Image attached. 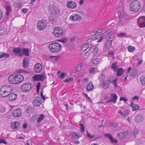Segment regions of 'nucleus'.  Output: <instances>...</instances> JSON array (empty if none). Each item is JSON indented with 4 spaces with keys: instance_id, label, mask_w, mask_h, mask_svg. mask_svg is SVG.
Returning a JSON list of instances; mask_svg holds the SVG:
<instances>
[{
    "instance_id": "nucleus-1",
    "label": "nucleus",
    "mask_w": 145,
    "mask_h": 145,
    "mask_svg": "<svg viewBox=\"0 0 145 145\" xmlns=\"http://www.w3.org/2000/svg\"><path fill=\"white\" fill-rule=\"evenodd\" d=\"M48 48L51 52H57L61 50L62 47L60 44L55 42L50 44L48 46Z\"/></svg>"
},
{
    "instance_id": "nucleus-2",
    "label": "nucleus",
    "mask_w": 145,
    "mask_h": 145,
    "mask_svg": "<svg viewBox=\"0 0 145 145\" xmlns=\"http://www.w3.org/2000/svg\"><path fill=\"white\" fill-rule=\"evenodd\" d=\"M140 7L139 2L137 0L133 1L130 4V8L131 11L136 12L138 11Z\"/></svg>"
},
{
    "instance_id": "nucleus-3",
    "label": "nucleus",
    "mask_w": 145,
    "mask_h": 145,
    "mask_svg": "<svg viewBox=\"0 0 145 145\" xmlns=\"http://www.w3.org/2000/svg\"><path fill=\"white\" fill-rule=\"evenodd\" d=\"M49 12L54 16H56L59 14L60 11L57 7L51 5L49 7Z\"/></svg>"
},
{
    "instance_id": "nucleus-4",
    "label": "nucleus",
    "mask_w": 145,
    "mask_h": 145,
    "mask_svg": "<svg viewBox=\"0 0 145 145\" xmlns=\"http://www.w3.org/2000/svg\"><path fill=\"white\" fill-rule=\"evenodd\" d=\"M33 88V85L29 83H26L23 84L21 87V89L24 91L28 92Z\"/></svg>"
},
{
    "instance_id": "nucleus-5",
    "label": "nucleus",
    "mask_w": 145,
    "mask_h": 145,
    "mask_svg": "<svg viewBox=\"0 0 145 145\" xmlns=\"http://www.w3.org/2000/svg\"><path fill=\"white\" fill-rule=\"evenodd\" d=\"M53 34L56 37H60L63 34V31L61 28L56 27L54 29Z\"/></svg>"
},
{
    "instance_id": "nucleus-6",
    "label": "nucleus",
    "mask_w": 145,
    "mask_h": 145,
    "mask_svg": "<svg viewBox=\"0 0 145 145\" xmlns=\"http://www.w3.org/2000/svg\"><path fill=\"white\" fill-rule=\"evenodd\" d=\"M46 25V21L44 20L39 21L37 24L38 28L41 30L45 29L47 27Z\"/></svg>"
},
{
    "instance_id": "nucleus-7",
    "label": "nucleus",
    "mask_w": 145,
    "mask_h": 145,
    "mask_svg": "<svg viewBox=\"0 0 145 145\" xmlns=\"http://www.w3.org/2000/svg\"><path fill=\"white\" fill-rule=\"evenodd\" d=\"M32 103L35 106L39 107L42 103V99L40 97H37L34 98Z\"/></svg>"
},
{
    "instance_id": "nucleus-8",
    "label": "nucleus",
    "mask_w": 145,
    "mask_h": 145,
    "mask_svg": "<svg viewBox=\"0 0 145 145\" xmlns=\"http://www.w3.org/2000/svg\"><path fill=\"white\" fill-rule=\"evenodd\" d=\"M110 96V98L108 100L106 103L107 104L113 103H115L116 102L117 99V96L116 94L111 93Z\"/></svg>"
},
{
    "instance_id": "nucleus-9",
    "label": "nucleus",
    "mask_w": 145,
    "mask_h": 145,
    "mask_svg": "<svg viewBox=\"0 0 145 145\" xmlns=\"http://www.w3.org/2000/svg\"><path fill=\"white\" fill-rule=\"evenodd\" d=\"M114 39V36L113 35L111 34L109 37L107 41L106 45H105V48L107 49H109L112 43V41Z\"/></svg>"
},
{
    "instance_id": "nucleus-10",
    "label": "nucleus",
    "mask_w": 145,
    "mask_h": 145,
    "mask_svg": "<svg viewBox=\"0 0 145 145\" xmlns=\"http://www.w3.org/2000/svg\"><path fill=\"white\" fill-rule=\"evenodd\" d=\"M22 51V49L20 48H14L13 49V52L15 55L20 57L23 56Z\"/></svg>"
},
{
    "instance_id": "nucleus-11",
    "label": "nucleus",
    "mask_w": 145,
    "mask_h": 145,
    "mask_svg": "<svg viewBox=\"0 0 145 145\" xmlns=\"http://www.w3.org/2000/svg\"><path fill=\"white\" fill-rule=\"evenodd\" d=\"M10 126L12 129H14L16 130H18L20 129V124L17 121L14 122H12L11 123Z\"/></svg>"
},
{
    "instance_id": "nucleus-12",
    "label": "nucleus",
    "mask_w": 145,
    "mask_h": 145,
    "mask_svg": "<svg viewBox=\"0 0 145 145\" xmlns=\"http://www.w3.org/2000/svg\"><path fill=\"white\" fill-rule=\"evenodd\" d=\"M82 18L81 16L76 14H74L70 17V19L71 20L76 21L80 20Z\"/></svg>"
},
{
    "instance_id": "nucleus-13",
    "label": "nucleus",
    "mask_w": 145,
    "mask_h": 145,
    "mask_svg": "<svg viewBox=\"0 0 145 145\" xmlns=\"http://www.w3.org/2000/svg\"><path fill=\"white\" fill-rule=\"evenodd\" d=\"M15 78L16 84H17L22 82L24 79V77L22 75L18 74L15 76Z\"/></svg>"
},
{
    "instance_id": "nucleus-14",
    "label": "nucleus",
    "mask_w": 145,
    "mask_h": 145,
    "mask_svg": "<svg viewBox=\"0 0 145 145\" xmlns=\"http://www.w3.org/2000/svg\"><path fill=\"white\" fill-rule=\"evenodd\" d=\"M22 114V112L21 109H20L15 110L12 112L13 116L15 117H19Z\"/></svg>"
},
{
    "instance_id": "nucleus-15",
    "label": "nucleus",
    "mask_w": 145,
    "mask_h": 145,
    "mask_svg": "<svg viewBox=\"0 0 145 145\" xmlns=\"http://www.w3.org/2000/svg\"><path fill=\"white\" fill-rule=\"evenodd\" d=\"M144 120L143 116L141 114H138L135 118V121L137 123H139L143 121Z\"/></svg>"
},
{
    "instance_id": "nucleus-16",
    "label": "nucleus",
    "mask_w": 145,
    "mask_h": 145,
    "mask_svg": "<svg viewBox=\"0 0 145 145\" xmlns=\"http://www.w3.org/2000/svg\"><path fill=\"white\" fill-rule=\"evenodd\" d=\"M67 5L69 8L73 9L76 7L77 4L75 2L71 1L67 2Z\"/></svg>"
},
{
    "instance_id": "nucleus-17",
    "label": "nucleus",
    "mask_w": 145,
    "mask_h": 145,
    "mask_svg": "<svg viewBox=\"0 0 145 145\" xmlns=\"http://www.w3.org/2000/svg\"><path fill=\"white\" fill-rule=\"evenodd\" d=\"M44 76L42 74L36 75L33 77V79L34 81H42L44 79Z\"/></svg>"
},
{
    "instance_id": "nucleus-18",
    "label": "nucleus",
    "mask_w": 145,
    "mask_h": 145,
    "mask_svg": "<svg viewBox=\"0 0 145 145\" xmlns=\"http://www.w3.org/2000/svg\"><path fill=\"white\" fill-rule=\"evenodd\" d=\"M2 89L7 91L9 93H11L13 90V88L11 86L8 85L3 86L2 88Z\"/></svg>"
},
{
    "instance_id": "nucleus-19",
    "label": "nucleus",
    "mask_w": 145,
    "mask_h": 145,
    "mask_svg": "<svg viewBox=\"0 0 145 145\" xmlns=\"http://www.w3.org/2000/svg\"><path fill=\"white\" fill-rule=\"evenodd\" d=\"M42 69V67L40 63L36 64L34 67V70L36 72L39 73L41 72Z\"/></svg>"
},
{
    "instance_id": "nucleus-20",
    "label": "nucleus",
    "mask_w": 145,
    "mask_h": 145,
    "mask_svg": "<svg viewBox=\"0 0 145 145\" xmlns=\"http://www.w3.org/2000/svg\"><path fill=\"white\" fill-rule=\"evenodd\" d=\"M8 99L10 101H15L17 97V95L14 93H11L8 96Z\"/></svg>"
},
{
    "instance_id": "nucleus-21",
    "label": "nucleus",
    "mask_w": 145,
    "mask_h": 145,
    "mask_svg": "<svg viewBox=\"0 0 145 145\" xmlns=\"http://www.w3.org/2000/svg\"><path fill=\"white\" fill-rule=\"evenodd\" d=\"M0 92L2 97L5 98L8 97L10 94L7 91L4 90H3L2 88L0 90Z\"/></svg>"
},
{
    "instance_id": "nucleus-22",
    "label": "nucleus",
    "mask_w": 145,
    "mask_h": 145,
    "mask_svg": "<svg viewBox=\"0 0 145 145\" xmlns=\"http://www.w3.org/2000/svg\"><path fill=\"white\" fill-rule=\"evenodd\" d=\"M105 137H107V138H109L111 141L112 142L115 143H118V141L117 140L114 139L113 137H112V135H111L110 134H106L105 135Z\"/></svg>"
},
{
    "instance_id": "nucleus-23",
    "label": "nucleus",
    "mask_w": 145,
    "mask_h": 145,
    "mask_svg": "<svg viewBox=\"0 0 145 145\" xmlns=\"http://www.w3.org/2000/svg\"><path fill=\"white\" fill-rule=\"evenodd\" d=\"M29 50L27 48H23L22 49V53H23V56L24 55L26 56H29Z\"/></svg>"
},
{
    "instance_id": "nucleus-24",
    "label": "nucleus",
    "mask_w": 145,
    "mask_h": 145,
    "mask_svg": "<svg viewBox=\"0 0 145 145\" xmlns=\"http://www.w3.org/2000/svg\"><path fill=\"white\" fill-rule=\"evenodd\" d=\"M28 61V58L26 57L24 58L23 61V67L26 68L29 66Z\"/></svg>"
},
{
    "instance_id": "nucleus-25",
    "label": "nucleus",
    "mask_w": 145,
    "mask_h": 145,
    "mask_svg": "<svg viewBox=\"0 0 145 145\" xmlns=\"http://www.w3.org/2000/svg\"><path fill=\"white\" fill-rule=\"evenodd\" d=\"M117 62L116 61H115L113 63L111 66V68L113 69L114 72H116L117 71V66L116 65L117 64Z\"/></svg>"
},
{
    "instance_id": "nucleus-26",
    "label": "nucleus",
    "mask_w": 145,
    "mask_h": 145,
    "mask_svg": "<svg viewBox=\"0 0 145 145\" xmlns=\"http://www.w3.org/2000/svg\"><path fill=\"white\" fill-rule=\"evenodd\" d=\"M93 88L94 87L93 85L91 82L88 84L86 87V89L88 91L92 90Z\"/></svg>"
},
{
    "instance_id": "nucleus-27",
    "label": "nucleus",
    "mask_w": 145,
    "mask_h": 145,
    "mask_svg": "<svg viewBox=\"0 0 145 145\" xmlns=\"http://www.w3.org/2000/svg\"><path fill=\"white\" fill-rule=\"evenodd\" d=\"M117 75L118 76H121L124 73L125 71L120 68L117 69Z\"/></svg>"
},
{
    "instance_id": "nucleus-28",
    "label": "nucleus",
    "mask_w": 145,
    "mask_h": 145,
    "mask_svg": "<svg viewBox=\"0 0 145 145\" xmlns=\"http://www.w3.org/2000/svg\"><path fill=\"white\" fill-rule=\"evenodd\" d=\"M9 82L11 84H16L15 81V76H13L12 75L10 76L8 78Z\"/></svg>"
},
{
    "instance_id": "nucleus-29",
    "label": "nucleus",
    "mask_w": 145,
    "mask_h": 145,
    "mask_svg": "<svg viewBox=\"0 0 145 145\" xmlns=\"http://www.w3.org/2000/svg\"><path fill=\"white\" fill-rule=\"evenodd\" d=\"M72 139H78L80 137V134L76 133L75 132L72 133Z\"/></svg>"
},
{
    "instance_id": "nucleus-30",
    "label": "nucleus",
    "mask_w": 145,
    "mask_h": 145,
    "mask_svg": "<svg viewBox=\"0 0 145 145\" xmlns=\"http://www.w3.org/2000/svg\"><path fill=\"white\" fill-rule=\"evenodd\" d=\"M49 21L52 24H54L56 22V19L55 17L50 16L48 19Z\"/></svg>"
},
{
    "instance_id": "nucleus-31",
    "label": "nucleus",
    "mask_w": 145,
    "mask_h": 145,
    "mask_svg": "<svg viewBox=\"0 0 145 145\" xmlns=\"http://www.w3.org/2000/svg\"><path fill=\"white\" fill-rule=\"evenodd\" d=\"M7 29L3 27H0V35H2L5 33Z\"/></svg>"
},
{
    "instance_id": "nucleus-32",
    "label": "nucleus",
    "mask_w": 145,
    "mask_h": 145,
    "mask_svg": "<svg viewBox=\"0 0 145 145\" xmlns=\"http://www.w3.org/2000/svg\"><path fill=\"white\" fill-rule=\"evenodd\" d=\"M138 71L136 69L133 70L132 71V74H130L131 77H134L136 76L138 73Z\"/></svg>"
},
{
    "instance_id": "nucleus-33",
    "label": "nucleus",
    "mask_w": 145,
    "mask_h": 145,
    "mask_svg": "<svg viewBox=\"0 0 145 145\" xmlns=\"http://www.w3.org/2000/svg\"><path fill=\"white\" fill-rule=\"evenodd\" d=\"M140 80L141 84L143 86L145 85V76H142L140 78Z\"/></svg>"
},
{
    "instance_id": "nucleus-34",
    "label": "nucleus",
    "mask_w": 145,
    "mask_h": 145,
    "mask_svg": "<svg viewBox=\"0 0 145 145\" xmlns=\"http://www.w3.org/2000/svg\"><path fill=\"white\" fill-rule=\"evenodd\" d=\"M10 57L9 54L6 53H3L1 55H0V58H8Z\"/></svg>"
},
{
    "instance_id": "nucleus-35",
    "label": "nucleus",
    "mask_w": 145,
    "mask_h": 145,
    "mask_svg": "<svg viewBox=\"0 0 145 145\" xmlns=\"http://www.w3.org/2000/svg\"><path fill=\"white\" fill-rule=\"evenodd\" d=\"M6 9L7 10L6 14L7 16H8L9 15L10 12H11L12 10V8L11 6L7 5L6 7Z\"/></svg>"
},
{
    "instance_id": "nucleus-36",
    "label": "nucleus",
    "mask_w": 145,
    "mask_h": 145,
    "mask_svg": "<svg viewBox=\"0 0 145 145\" xmlns=\"http://www.w3.org/2000/svg\"><path fill=\"white\" fill-rule=\"evenodd\" d=\"M119 23H120V24L121 25H123L125 24L126 22L125 21H122L123 20V16L121 15H120L119 16Z\"/></svg>"
},
{
    "instance_id": "nucleus-37",
    "label": "nucleus",
    "mask_w": 145,
    "mask_h": 145,
    "mask_svg": "<svg viewBox=\"0 0 145 145\" xmlns=\"http://www.w3.org/2000/svg\"><path fill=\"white\" fill-rule=\"evenodd\" d=\"M105 78V76L103 74H101L99 77V79L100 81L101 82H104V80Z\"/></svg>"
},
{
    "instance_id": "nucleus-38",
    "label": "nucleus",
    "mask_w": 145,
    "mask_h": 145,
    "mask_svg": "<svg viewBox=\"0 0 145 145\" xmlns=\"http://www.w3.org/2000/svg\"><path fill=\"white\" fill-rule=\"evenodd\" d=\"M22 4L20 2H17L16 1L14 2L13 6L16 7L20 8L22 6Z\"/></svg>"
},
{
    "instance_id": "nucleus-39",
    "label": "nucleus",
    "mask_w": 145,
    "mask_h": 145,
    "mask_svg": "<svg viewBox=\"0 0 145 145\" xmlns=\"http://www.w3.org/2000/svg\"><path fill=\"white\" fill-rule=\"evenodd\" d=\"M82 67V64H80L78 65L75 68V70L76 71L79 72L81 70Z\"/></svg>"
},
{
    "instance_id": "nucleus-40",
    "label": "nucleus",
    "mask_w": 145,
    "mask_h": 145,
    "mask_svg": "<svg viewBox=\"0 0 145 145\" xmlns=\"http://www.w3.org/2000/svg\"><path fill=\"white\" fill-rule=\"evenodd\" d=\"M89 45L88 44H87L83 46L82 49L84 52H85L89 49Z\"/></svg>"
},
{
    "instance_id": "nucleus-41",
    "label": "nucleus",
    "mask_w": 145,
    "mask_h": 145,
    "mask_svg": "<svg viewBox=\"0 0 145 145\" xmlns=\"http://www.w3.org/2000/svg\"><path fill=\"white\" fill-rule=\"evenodd\" d=\"M45 116L43 114H41L40 115V117L39 118L37 121L39 122H41L44 118Z\"/></svg>"
},
{
    "instance_id": "nucleus-42",
    "label": "nucleus",
    "mask_w": 145,
    "mask_h": 145,
    "mask_svg": "<svg viewBox=\"0 0 145 145\" xmlns=\"http://www.w3.org/2000/svg\"><path fill=\"white\" fill-rule=\"evenodd\" d=\"M139 106L137 104L134 105L132 107V110L133 111H135L139 108Z\"/></svg>"
},
{
    "instance_id": "nucleus-43",
    "label": "nucleus",
    "mask_w": 145,
    "mask_h": 145,
    "mask_svg": "<svg viewBox=\"0 0 145 145\" xmlns=\"http://www.w3.org/2000/svg\"><path fill=\"white\" fill-rule=\"evenodd\" d=\"M138 22H143L145 21V16H142L139 17L138 19Z\"/></svg>"
},
{
    "instance_id": "nucleus-44",
    "label": "nucleus",
    "mask_w": 145,
    "mask_h": 145,
    "mask_svg": "<svg viewBox=\"0 0 145 145\" xmlns=\"http://www.w3.org/2000/svg\"><path fill=\"white\" fill-rule=\"evenodd\" d=\"M118 36L120 37H127V35H126V33L124 32L120 33L118 34Z\"/></svg>"
},
{
    "instance_id": "nucleus-45",
    "label": "nucleus",
    "mask_w": 145,
    "mask_h": 145,
    "mask_svg": "<svg viewBox=\"0 0 145 145\" xmlns=\"http://www.w3.org/2000/svg\"><path fill=\"white\" fill-rule=\"evenodd\" d=\"M117 137L118 138H120L121 139H123L125 137L124 136V135L123 134V132H121L120 133H118Z\"/></svg>"
},
{
    "instance_id": "nucleus-46",
    "label": "nucleus",
    "mask_w": 145,
    "mask_h": 145,
    "mask_svg": "<svg viewBox=\"0 0 145 145\" xmlns=\"http://www.w3.org/2000/svg\"><path fill=\"white\" fill-rule=\"evenodd\" d=\"M138 133V131L137 128H134L133 129V135L134 136V137L136 136Z\"/></svg>"
},
{
    "instance_id": "nucleus-47",
    "label": "nucleus",
    "mask_w": 145,
    "mask_h": 145,
    "mask_svg": "<svg viewBox=\"0 0 145 145\" xmlns=\"http://www.w3.org/2000/svg\"><path fill=\"white\" fill-rule=\"evenodd\" d=\"M128 50L130 52H132L135 50V48L133 46H130L128 48Z\"/></svg>"
},
{
    "instance_id": "nucleus-48",
    "label": "nucleus",
    "mask_w": 145,
    "mask_h": 145,
    "mask_svg": "<svg viewBox=\"0 0 145 145\" xmlns=\"http://www.w3.org/2000/svg\"><path fill=\"white\" fill-rule=\"evenodd\" d=\"M80 130L82 132H84L85 131V127L82 123H80Z\"/></svg>"
},
{
    "instance_id": "nucleus-49",
    "label": "nucleus",
    "mask_w": 145,
    "mask_h": 145,
    "mask_svg": "<svg viewBox=\"0 0 145 145\" xmlns=\"http://www.w3.org/2000/svg\"><path fill=\"white\" fill-rule=\"evenodd\" d=\"M98 50V48L96 46H95L94 47V49L93 52V54L94 56H96L97 54Z\"/></svg>"
},
{
    "instance_id": "nucleus-50",
    "label": "nucleus",
    "mask_w": 145,
    "mask_h": 145,
    "mask_svg": "<svg viewBox=\"0 0 145 145\" xmlns=\"http://www.w3.org/2000/svg\"><path fill=\"white\" fill-rule=\"evenodd\" d=\"M111 82L110 81L109 84L108 83V84H107V83H105L104 82H103V83L102 84L103 85V87L105 88H106L108 87V86L110 85V84Z\"/></svg>"
},
{
    "instance_id": "nucleus-51",
    "label": "nucleus",
    "mask_w": 145,
    "mask_h": 145,
    "mask_svg": "<svg viewBox=\"0 0 145 145\" xmlns=\"http://www.w3.org/2000/svg\"><path fill=\"white\" fill-rule=\"evenodd\" d=\"M129 111L128 110H125L123 112V116H126L129 115Z\"/></svg>"
},
{
    "instance_id": "nucleus-52",
    "label": "nucleus",
    "mask_w": 145,
    "mask_h": 145,
    "mask_svg": "<svg viewBox=\"0 0 145 145\" xmlns=\"http://www.w3.org/2000/svg\"><path fill=\"white\" fill-rule=\"evenodd\" d=\"M18 72L20 73H24L28 74H29V72L25 70H20L18 71Z\"/></svg>"
},
{
    "instance_id": "nucleus-53",
    "label": "nucleus",
    "mask_w": 145,
    "mask_h": 145,
    "mask_svg": "<svg viewBox=\"0 0 145 145\" xmlns=\"http://www.w3.org/2000/svg\"><path fill=\"white\" fill-rule=\"evenodd\" d=\"M66 75V74L65 73L62 72L61 73L59 77L62 79H63L65 78V76Z\"/></svg>"
},
{
    "instance_id": "nucleus-54",
    "label": "nucleus",
    "mask_w": 145,
    "mask_h": 145,
    "mask_svg": "<svg viewBox=\"0 0 145 145\" xmlns=\"http://www.w3.org/2000/svg\"><path fill=\"white\" fill-rule=\"evenodd\" d=\"M40 82L38 83L37 85V93H39L40 88Z\"/></svg>"
},
{
    "instance_id": "nucleus-55",
    "label": "nucleus",
    "mask_w": 145,
    "mask_h": 145,
    "mask_svg": "<svg viewBox=\"0 0 145 145\" xmlns=\"http://www.w3.org/2000/svg\"><path fill=\"white\" fill-rule=\"evenodd\" d=\"M3 143L5 144H7V142L4 139H0V143Z\"/></svg>"
},
{
    "instance_id": "nucleus-56",
    "label": "nucleus",
    "mask_w": 145,
    "mask_h": 145,
    "mask_svg": "<svg viewBox=\"0 0 145 145\" xmlns=\"http://www.w3.org/2000/svg\"><path fill=\"white\" fill-rule=\"evenodd\" d=\"M87 135L88 137L90 138H93L94 137V135H91L88 132V131H87Z\"/></svg>"
},
{
    "instance_id": "nucleus-57",
    "label": "nucleus",
    "mask_w": 145,
    "mask_h": 145,
    "mask_svg": "<svg viewBox=\"0 0 145 145\" xmlns=\"http://www.w3.org/2000/svg\"><path fill=\"white\" fill-rule=\"evenodd\" d=\"M99 61V60L98 59H94L93 61V63L94 64H97Z\"/></svg>"
},
{
    "instance_id": "nucleus-58",
    "label": "nucleus",
    "mask_w": 145,
    "mask_h": 145,
    "mask_svg": "<svg viewBox=\"0 0 145 145\" xmlns=\"http://www.w3.org/2000/svg\"><path fill=\"white\" fill-rule=\"evenodd\" d=\"M129 133V131L128 130H127L125 131L124 132H123V133L125 137Z\"/></svg>"
},
{
    "instance_id": "nucleus-59",
    "label": "nucleus",
    "mask_w": 145,
    "mask_h": 145,
    "mask_svg": "<svg viewBox=\"0 0 145 145\" xmlns=\"http://www.w3.org/2000/svg\"><path fill=\"white\" fill-rule=\"evenodd\" d=\"M120 101L123 100L125 102H126V101H128V100L124 97H121L120 99Z\"/></svg>"
},
{
    "instance_id": "nucleus-60",
    "label": "nucleus",
    "mask_w": 145,
    "mask_h": 145,
    "mask_svg": "<svg viewBox=\"0 0 145 145\" xmlns=\"http://www.w3.org/2000/svg\"><path fill=\"white\" fill-rule=\"evenodd\" d=\"M115 52L112 51H110L108 53V54L110 56H113Z\"/></svg>"
},
{
    "instance_id": "nucleus-61",
    "label": "nucleus",
    "mask_w": 145,
    "mask_h": 145,
    "mask_svg": "<svg viewBox=\"0 0 145 145\" xmlns=\"http://www.w3.org/2000/svg\"><path fill=\"white\" fill-rule=\"evenodd\" d=\"M95 68L93 67L91 68L89 70L90 72V73H93L95 71Z\"/></svg>"
},
{
    "instance_id": "nucleus-62",
    "label": "nucleus",
    "mask_w": 145,
    "mask_h": 145,
    "mask_svg": "<svg viewBox=\"0 0 145 145\" xmlns=\"http://www.w3.org/2000/svg\"><path fill=\"white\" fill-rule=\"evenodd\" d=\"M84 95V96L87 98L90 101V97H89L88 95V94L85 93H83Z\"/></svg>"
},
{
    "instance_id": "nucleus-63",
    "label": "nucleus",
    "mask_w": 145,
    "mask_h": 145,
    "mask_svg": "<svg viewBox=\"0 0 145 145\" xmlns=\"http://www.w3.org/2000/svg\"><path fill=\"white\" fill-rule=\"evenodd\" d=\"M140 26L141 27H145V22H142L140 25Z\"/></svg>"
},
{
    "instance_id": "nucleus-64",
    "label": "nucleus",
    "mask_w": 145,
    "mask_h": 145,
    "mask_svg": "<svg viewBox=\"0 0 145 145\" xmlns=\"http://www.w3.org/2000/svg\"><path fill=\"white\" fill-rule=\"evenodd\" d=\"M28 9L27 8H23L22 9V11L24 13H26L28 11Z\"/></svg>"
}]
</instances>
